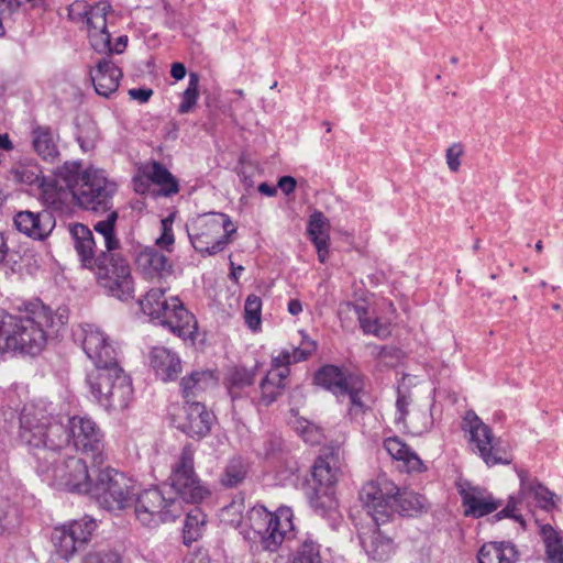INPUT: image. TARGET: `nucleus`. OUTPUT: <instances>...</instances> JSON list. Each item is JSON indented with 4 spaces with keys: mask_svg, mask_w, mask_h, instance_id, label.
<instances>
[{
    "mask_svg": "<svg viewBox=\"0 0 563 563\" xmlns=\"http://www.w3.org/2000/svg\"><path fill=\"white\" fill-rule=\"evenodd\" d=\"M19 437L35 459L44 460L40 466L44 472L49 470L48 459L60 454L70 443L95 465H101L108 457L104 434L88 416L63 417L25 406L20 413Z\"/></svg>",
    "mask_w": 563,
    "mask_h": 563,
    "instance_id": "nucleus-1",
    "label": "nucleus"
},
{
    "mask_svg": "<svg viewBox=\"0 0 563 563\" xmlns=\"http://www.w3.org/2000/svg\"><path fill=\"white\" fill-rule=\"evenodd\" d=\"M68 317L67 308L53 311L42 301L30 302L20 314L0 310V354L19 351L37 355L46 345L48 331L57 333Z\"/></svg>",
    "mask_w": 563,
    "mask_h": 563,
    "instance_id": "nucleus-2",
    "label": "nucleus"
},
{
    "mask_svg": "<svg viewBox=\"0 0 563 563\" xmlns=\"http://www.w3.org/2000/svg\"><path fill=\"white\" fill-rule=\"evenodd\" d=\"M69 233L82 267L95 273L100 286L120 300L132 298L134 283L128 260L120 253L102 251L96 255L92 231L82 223L69 224Z\"/></svg>",
    "mask_w": 563,
    "mask_h": 563,
    "instance_id": "nucleus-3",
    "label": "nucleus"
},
{
    "mask_svg": "<svg viewBox=\"0 0 563 563\" xmlns=\"http://www.w3.org/2000/svg\"><path fill=\"white\" fill-rule=\"evenodd\" d=\"M360 500L377 526L387 522L395 512L413 516L424 508L426 498L411 490H400L385 475L366 483L360 492Z\"/></svg>",
    "mask_w": 563,
    "mask_h": 563,
    "instance_id": "nucleus-4",
    "label": "nucleus"
},
{
    "mask_svg": "<svg viewBox=\"0 0 563 563\" xmlns=\"http://www.w3.org/2000/svg\"><path fill=\"white\" fill-rule=\"evenodd\" d=\"M78 163H65L59 177L70 190L77 203L86 210L103 213L112 209L117 185L102 169L88 167L81 170Z\"/></svg>",
    "mask_w": 563,
    "mask_h": 563,
    "instance_id": "nucleus-5",
    "label": "nucleus"
},
{
    "mask_svg": "<svg viewBox=\"0 0 563 563\" xmlns=\"http://www.w3.org/2000/svg\"><path fill=\"white\" fill-rule=\"evenodd\" d=\"M166 291L163 287L151 288L139 300L141 310L175 335L194 340L198 331L195 316L177 296L167 298Z\"/></svg>",
    "mask_w": 563,
    "mask_h": 563,
    "instance_id": "nucleus-6",
    "label": "nucleus"
},
{
    "mask_svg": "<svg viewBox=\"0 0 563 563\" xmlns=\"http://www.w3.org/2000/svg\"><path fill=\"white\" fill-rule=\"evenodd\" d=\"M292 510L279 507L272 512L262 505H256L247 512L249 529L245 539L256 550L275 553L294 530Z\"/></svg>",
    "mask_w": 563,
    "mask_h": 563,
    "instance_id": "nucleus-7",
    "label": "nucleus"
},
{
    "mask_svg": "<svg viewBox=\"0 0 563 563\" xmlns=\"http://www.w3.org/2000/svg\"><path fill=\"white\" fill-rule=\"evenodd\" d=\"M111 10L112 7L108 1L89 4L82 0H76L67 9L70 21L86 25L91 47L97 53L107 54L109 57L112 53H123L128 45L126 35L119 36L111 45V34L107 29V14Z\"/></svg>",
    "mask_w": 563,
    "mask_h": 563,
    "instance_id": "nucleus-8",
    "label": "nucleus"
},
{
    "mask_svg": "<svg viewBox=\"0 0 563 563\" xmlns=\"http://www.w3.org/2000/svg\"><path fill=\"white\" fill-rule=\"evenodd\" d=\"M87 383L92 396L108 412H122L134 399L132 379L121 365L111 371H93Z\"/></svg>",
    "mask_w": 563,
    "mask_h": 563,
    "instance_id": "nucleus-9",
    "label": "nucleus"
},
{
    "mask_svg": "<svg viewBox=\"0 0 563 563\" xmlns=\"http://www.w3.org/2000/svg\"><path fill=\"white\" fill-rule=\"evenodd\" d=\"M186 228L192 247L206 255L223 251L230 243L231 234L235 232L230 217L222 212L200 214Z\"/></svg>",
    "mask_w": 563,
    "mask_h": 563,
    "instance_id": "nucleus-10",
    "label": "nucleus"
},
{
    "mask_svg": "<svg viewBox=\"0 0 563 563\" xmlns=\"http://www.w3.org/2000/svg\"><path fill=\"white\" fill-rule=\"evenodd\" d=\"M313 380L316 385L331 391L336 398L349 397V417L364 426V419L372 415V410L361 399L363 385L357 376L346 374L335 365H324L316 372Z\"/></svg>",
    "mask_w": 563,
    "mask_h": 563,
    "instance_id": "nucleus-11",
    "label": "nucleus"
},
{
    "mask_svg": "<svg viewBox=\"0 0 563 563\" xmlns=\"http://www.w3.org/2000/svg\"><path fill=\"white\" fill-rule=\"evenodd\" d=\"M184 500L167 486L154 487L140 493L135 499L136 519L146 527H157L173 521L183 512Z\"/></svg>",
    "mask_w": 563,
    "mask_h": 563,
    "instance_id": "nucleus-12",
    "label": "nucleus"
},
{
    "mask_svg": "<svg viewBox=\"0 0 563 563\" xmlns=\"http://www.w3.org/2000/svg\"><path fill=\"white\" fill-rule=\"evenodd\" d=\"M196 448L191 443L185 444L172 464L168 477L169 490L185 503L198 504L210 495L209 488L201 482L195 471Z\"/></svg>",
    "mask_w": 563,
    "mask_h": 563,
    "instance_id": "nucleus-13",
    "label": "nucleus"
},
{
    "mask_svg": "<svg viewBox=\"0 0 563 563\" xmlns=\"http://www.w3.org/2000/svg\"><path fill=\"white\" fill-rule=\"evenodd\" d=\"M89 495L106 510H123L131 505L135 495L133 481L115 468L104 467L99 470Z\"/></svg>",
    "mask_w": 563,
    "mask_h": 563,
    "instance_id": "nucleus-14",
    "label": "nucleus"
},
{
    "mask_svg": "<svg viewBox=\"0 0 563 563\" xmlns=\"http://www.w3.org/2000/svg\"><path fill=\"white\" fill-rule=\"evenodd\" d=\"M462 429L468 433L473 451L488 467L508 465L512 462L508 444L496 438L492 429L473 410L466 411Z\"/></svg>",
    "mask_w": 563,
    "mask_h": 563,
    "instance_id": "nucleus-15",
    "label": "nucleus"
},
{
    "mask_svg": "<svg viewBox=\"0 0 563 563\" xmlns=\"http://www.w3.org/2000/svg\"><path fill=\"white\" fill-rule=\"evenodd\" d=\"M36 470L45 476L52 485L78 494H89L92 481L90 478L86 462L77 456L60 459V454L48 459L47 472L41 471L40 466L44 460L35 459Z\"/></svg>",
    "mask_w": 563,
    "mask_h": 563,
    "instance_id": "nucleus-16",
    "label": "nucleus"
},
{
    "mask_svg": "<svg viewBox=\"0 0 563 563\" xmlns=\"http://www.w3.org/2000/svg\"><path fill=\"white\" fill-rule=\"evenodd\" d=\"M74 335L81 342L85 354L96 366L95 371H111L114 366H120L117 346L98 327L82 324Z\"/></svg>",
    "mask_w": 563,
    "mask_h": 563,
    "instance_id": "nucleus-17",
    "label": "nucleus"
},
{
    "mask_svg": "<svg viewBox=\"0 0 563 563\" xmlns=\"http://www.w3.org/2000/svg\"><path fill=\"white\" fill-rule=\"evenodd\" d=\"M97 528L95 519L85 516L67 525L55 527L51 540L60 559L68 561L91 539Z\"/></svg>",
    "mask_w": 563,
    "mask_h": 563,
    "instance_id": "nucleus-18",
    "label": "nucleus"
},
{
    "mask_svg": "<svg viewBox=\"0 0 563 563\" xmlns=\"http://www.w3.org/2000/svg\"><path fill=\"white\" fill-rule=\"evenodd\" d=\"M16 230L34 241L46 240L55 228V218L47 211H18L13 217Z\"/></svg>",
    "mask_w": 563,
    "mask_h": 563,
    "instance_id": "nucleus-19",
    "label": "nucleus"
},
{
    "mask_svg": "<svg viewBox=\"0 0 563 563\" xmlns=\"http://www.w3.org/2000/svg\"><path fill=\"white\" fill-rule=\"evenodd\" d=\"M139 273L147 280H162L174 272L170 258L154 246L141 250L135 257Z\"/></svg>",
    "mask_w": 563,
    "mask_h": 563,
    "instance_id": "nucleus-20",
    "label": "nucleus"
},
{
    "mask_svg": "<svg viewBox=\"0 0 563 563\" xmlns=\"http://www.w3.org/2000/svg\"><path fill=\"white\" fill-rule=\"evenodd\" d=\"M462 506L466 517L481 518L496 511L503 504L486 489L478 486L462 487L460 489Z\"/></svg>",
    "mask_w": 563,
    "mask_h": 563,
    "instance_id": "nucleus-21",
    "label": "nucleus"
},
{
    "mask_svg": "<svg viewBox=\"0 0 563 563\" xmlns=\"http://www.w3.org/2000/svg\"><path fill=\"white\" fill-rule=\"evenodd\" d=\"M255 369L235 366L230 368L225 374L224 386L233 402L243 399H250L251 402H255Z\"/></svg>",
    "mask_w": 563,
    "mask_h": 563,
    "instance_id": "nucleus-22",
    "label": "nucleus"
},
{
    "mask_svg": "<svg viewBox=\"0 0 563 563\" xmlns=\"http://www.w3.org/2000/svg\"><path fill=\"white\" fill-rule=\"evenodd\" d=\"M122 77L121 68L109 56L99 59L95 69L90 70V78L96 92L106 98L118 90Z\"/></svg>",
    "mask_w": 563,
    "mask_h": 563,
    "instance_id": "nucleus-23",
    "label": "nucleus"
},
{
    "mask_svg": "<svg viewBox=\"0 0 563 563\" xmlns=\"http://www.w3.org/2000/svg\"><path fill=\"white\" fill-rule=\"evenodd\" d=\"M59 134L49 125L33 123L31 143L34 152L43 159L54 163L59 158Z\"/></svg>",
    "mask_w": 563,
    "mask_h": 563,
    "instance_id": "nucleus-24",
    "label": "nucleus"
},
{
    "mask_svg": "<svg viewBox=\"0 0 563 563\" xmlns=\"http://www.w3.org/2000/svg\"><path fill=\"white\" fill-rule=\"evenodd\" d=\"M219 377L212 369H196L181 378L180 390L186 402L199 401L208 390L214 389Z\"/></svg>",
    "mask_w": 563,
    "mask_h": 563,
    "instance_id": "nucleus-25",
    "label": "nucleus"
},
{
    "mask_svg": "<svg viewBox=\"0 0 563 563\" xmlns=\"http://www.w3.org/2000/svg\"><path fill=\"white\" fill-rule=\"evenodd\" d=\"M150 363L156 376L163 382L175 380L181 373L179 355L165 346H155L151 350Z\"/></svg>",
    "mask_w": 563,
    "mask_h": 563,
    "instance_id": "nucleus-26",
    "label": "nucleus"
},
{
    "mask_svg": "<svg viewBox=\"0 0 563 563\" xmlns=\"http://www.w3.org/2000/svg\"><path fill=\"white\" fill-rule=\"evenodd\" d=\"M185 411L183 431L191 438L206 437L211 430L213 415L206 409L201 401L186 402Z\"/></svg>",
    "mask_w": 563,
    "mask_h": 563,
    "instance_id": "nucleus-27",
    "label": "nucleus"
},
{
    "mask_svg": "<svg viewBox=\"0 0 563 563\" xmlns=\"http://www.w3.org/2000/svg\"><path fill=\"white\" fill-rule=\"evenodd\" d=\"M518 477L520 479V498L532 496L537 505L544 510H549L555 506V494L537 478H531L527 471L520 470Z\"/></svg>",
    "mask_w": 563,
    "mask_h": 563,
    "instance_id": "nucleus-28",
    "label": "nucleus"
},
{
    "mask_svg": "<svg viewBox=\"0 0 563 563\" xmlns=\"http://www.w3.org/2000/svg\"><path fill=\"white\" fill-rule=\"evenodd\" d=\"M289 369L285 371H269L260 383L261 396L255 397L254 405L268 407L272 405L283 393L286 387V379Z\"/></svg>",
    "mask_w": 563,
    "mask_h": 563,
    "instance_id": "nucleus-29",
    "label": "nucleus"
},
{
    "mask_svg": "<svg viewBox=\"0 0 563 563\" xmlns=\"http://www.w3.org/2000/svg\"><path fill=\"white\" fill-rule=\"evenodd\" d=\"M384 448L393 459L404 462L407 472H421L423 470V462L418 454L399 438H387L384 441Z\"/></svg>",
    "mask_w": 563,
    "mask_h": 563,
    "instance_id": "nucleus-30",
    "label": "nucleus"
},
{
    "mask_svg": "<svg viewBox=\"0 0 563 563\" xmlns=\"http://www.w3.org/2000/svg\"><path fill=\"white\" fill-rule=\"evenodd\" d=\"M517 550L511 542H487L478 551V563H515Z\"/></svg>",
    "mask_w": 563,
    "mask_h": 563,
    "instance_id": "nucleus-31",
    "label": "nucleus"
},
{
    "mask_svg": "<svg viewBox=\"0 0 563 563\" xmlns=\"http://www.w3.org/2000/svg\"><path fill=\"white\" fill-rule=\"evenodd\" d=\"M340 314L353 313L366 334H374L378 338H385L388 334V330L385 325L380 324L378 319L367 318V308L363 305H357L351 301L342 302L339 307Z\"/></svg>",
    "mask_w": 563,
    "mask_h": 563,
    "instance_id": "nucleus-32",
    "label": "nucleus"
},
{
    "mask_svg": "<svg viewBox=\"0 0 563 563\" xmlns=\"http://www.w3.org/2000/svg\"><path fill=\"white\" fill-rule=\"evenodd\" d=\"M306 496L310 507L321 517L331 516L336 510L338 503L333 488L309 486Z\"/></svg>",
    "mask_w": 563,
    "mask_h": 563,
    "instance_id": "nucleus-33",
    "label": "nucleus"
},
{
    "mask_svg": "<svg viewBox=\"0 0 563 563\" xmlns=\"http://www.w3.org/2000/svg\"><path fill=\"white\" fill-rule=\"evenodd\" d=\"M339 468L331 456H319L312 467L313 487L333 488L338 481Z\"/></svg>",
    "mask_w": 563,
    "mask_h": 563,
    "instance_id": "nucleus-34",
    "label": "nucleus"
},
{
    "mask_svg": "<svg viewBox=\"0 0 563 563\" xmlns=\"http://www.w3.org/2000/svg\"><path fill=\"white\" fill-rule=\"evenodd\" d=\"M249 466L241 456L231 457L220 474L219 482L225 488L238 487L244 482Z\"/></svg>",
    "mask_w": 563,
    "mask_h": 563,
    "instance_id": "nucleus-35",
    "label": "nucleus"
},
{
    "mask_svg": "<svg viewBox=\"0 0 563 563\" xmlns=\"http://www.w3.org/2000/svg\"><path fill=\"white\" fill-rule=\"evenodd\" d=\"M107 217L103 220H99L93 224V230L100 234L104 240L106 251L104 253H119L120 241L115 235V223L118 220V212L110 209L107 211Z\"/></svg>",
    "mask_w": 563,
    "mask_h": 563,
    "instance_id": "nucleus-36",
    "label": "nucleus"
},
{
    "mask_svg": "<svg viewBox=\"0 0 563 563\" xmlns=\"http://www.w3.org/2000/svg\"><path fill=\"white\" fill-rule=\"evenodd\" d=\"M150 179L161 187V194L165 197L176 195L179 184L176 177L161 163L153 162L148 169Z\"/></svg>",
    "mask_w": 563,
    "mask_h": 563,
    "instance_id": "nucleus-37",
    "label": "nucleus"
},
{
    "mask_svg": "<svg viewBox=\"0 0 563 563\" xmlns=\"http://www.w3.org/2000/svg\"><path fill=\"white\" fill-rule=\"evenodd\" d=\"M363 545L368 556L375 561L388 560L394 552L393 540L379 531L374 532L368 541H363Z\"/></svg>",
    "mask_w": 563,
    "mask_h": 563,
    "instance_id": "nucleus-38",
    "label": "nucleus"
},
{
    "mask_svg": "<svg viewBox=\"0 0 563 563\" xmlns=\"http://www.w3.org/2000/svg\"><path fill=\"white\" fill-rule=\"evenodd\" d=\"M548 563H563V543L560 534L551 525L541 527Z\"/></svg>",
    "mask_w": 563,
    "mask_h": 563,
    "instance_id": "nucleus-39",
    "label": "nucleus"
},
{
    "mask_svg": "<svg viewBox=\"0 0 563 563\" xmlns=\"http://www.w3.org/2000/svg\"><path fill=\"white\" fill-rule=\"evenodd\" d=\"M11 178L16 184L26 186L30 190H36L43 178V172L36 164L19 165L10 170Z\"/></svg>",
    "mask_w": 563,
    "mask_h": 563,
    "instance_id": "nucleus-40",
    "label": "nucleus"
},
{
    "mask_svg": "<svg viewBox=\"0 0 563 563\" xmlns=\"http://www.w3.org/2000/svg\"><path fill=\"white\" fill-rule=\"evenodd\" d=\"M320 543L307 536L298 545L292 556V563H323Z\"/></svg>",
    "mask_w": 563,
    "mask_h": 563,
    "instance_id": "nucleus-41",
    "label": "nucleus"
},
{
    "mask_svg": "<svg viewBox=\"0 0 563 563\" xmlns=\"http://www.w3.org/2000/svg\"><path fill=\"white\" fill-rule=\"evenodd\" d=\"M329 220L321 211H314L308 220L307 234L309 240L314 243L329 242Z\"/></svg>",
    "mask_w": 563,
    "mask_h": 563,
    "instance_id": "nucleus-42",
    "label": "nucleus"
},
{
    "mask_svg": "<svg viewBox=\"0 0 563 563\" xmlns=\"http://www.w3.org/2000/svg\"><path fill=\"white\" fill-rule=\"evenodd\" d=\"M206 523V516L200 511V509L195 508L187 514L184 523V542L186 544L196 541L200 534L201 529Z\"/></svg>",
    "mask_w": 563,
    "mask_h": 563,
    "instance_id": "nucleus-43",
    "label": "nucleus"
},
{
    "mask_svg": "<svg viewBox=\"0 0 563 563\" xmlns=\"http://www.w3.org/2000/svg\"><path fill=\"white\" fill-rule=\"evenodd\" d=\"M199 75L197 73H189L188 86L183 92L181 102L178 106V113L186 114L192 111L199 98Z\"/></svg>",
    "mask_w": 563,
    "mask_h": 563,
    "instance_id": "nucleus-44",
    "label": "nucleus"
},
{
    "mask_svg": "<svg viewBox=\"0 0 563 563\" xmlns=\"http://www.w3.org/2000/svg\"><path fill=\"white\" fill-rule=\"evenodd\" d=\"M19 510L7 498L0 497V536L12 531L19 525Z\"/></svg>",
    "mask_w": 563,
    "mask_h": 563,
    "instance_id": "nucleus-45",
    "label": "nucleus"
},
{
    "mask_svg": "<svg viewBox=\"0 0 563 563\" xmlns=\"http://www.w3.org/2000/svg\"><path fill=\"white\" fill-rule=\"evenodd\" d=\"M36 191L46 205H55L62 199V186L55 177L43 176Z\"/></svg>",
    "mask_w": 563,
    "mask_h": 563,
    "instance_id": "nucleus-46",
    "label": "nucleus"
},
{
    "mask_svg": "<svg viewBox=\"0 0 563 563\" xmlns=\"http://www.w3.org/2000/svg\"><path fill=\"white\" fill-rule=\"evenodd\" d=\"M262 299L256 295H249L244 305V319L247 327L256 331L261 325Z\"/></svg>",
    "mask_w": 563,
    "mask_h": 563,
    "instance_id": "nucleus-47",
    "label": "nucleus"
},
{
    "mask_svg": "<svg viewBox=\"0 0 563 563\" xmlns=\"http://www.w3.org/2000/svg\"><path fill=\"white\" fill-rule=\"evenodd\" d=\"M295 430L306 443L313 445L321 442V430L308 420H298L296 422Z\"/></svg>",
    "mask_w": 563,
    "mask_h": 563,
    "instance_id": "nucleus-48",
    "label": "nucleus"
},
{
    "mask_svg": "<svg viewBox=\"0 0 563 563\" xmlns=\"http://www.w3.org/2000/svg\"><path fill=\"white\" fill-rule=\"evenodd\" d=\"M299 334L301 335L300 344L299 346L292 349L295 362H302L308 360L317 351L318 347L317 342L310 339L303 330H300Z\"/></svg>",
    "mask_w": 563,
    "mask_h": 563,
    "instance_id": "nucleus-49",
    "label": "nucleus"
},
{
    "mask_svg": "<svg viewBox=\"0 0 563 563\" xmlns=\"http://www.w3.org/2000/svg\"><path fill=\"white\" fill-rule=\"evenodd\" d=\"M81 563H122V558L113 550H93L84 555Z\"/></svg>",
    "mask_w": 563,
    "mask_h": 563,
    "instance_id": "nucleus-50",
    "label": "nucleus"
},
{
    "mask_svg": "<svg viewBox=\"0 0 563 563\" xmlns=\"http://www.w3.org/2000/svg\"><path fill=\"white\" fill-rule=\"evenodd\" d=\"M173 222L174 216L170 214L161 221L162 234L156 239V245L166 250L167 252H172V247L175 242L174 233H173Z\"/></svg>",
    "mask_w": 563,
    "mask_h": 563,
    "instance_id": "nucleus-51",
    "label": "nucleus"
},
{
    "mask_svg": "<svg viewBox=\"0 0 563 563\" xmlns=\"http://www.w3.org/2000/svg\"><path fill=\"white\" fill-rule=\"evenodd\" d=\"M464 155V147L462 143H453L445 153V159L449 169L456 173L461 166V157Z\"/></svg>",
    "mask_w": 563,
    "mask_h": 563,
    "instance_id": "nucleus-52",
    "label": "nucleus"
},
{
    "mask_svg": "<svg viewBox=\"0 0 563 563\" xmlns=\"http://www.w3.org/2000/svg\"><path fill=\"white\" fill-rule=\"evenodd\" d=\"M518 500L516 497H509L508 503L504 509L498 511L495 515L496 520H501L504 518H511L515 521L519 522L522 527H525L526 522L523 517L520 514H517Z\"/></svg>",
    "mask_w": 563,
    "mask_h": 563,
    "instance_id": "nucleus-53",
    "label": "nucleus"
},
{
    "mask_svg": "<svg viewBox=\"0 0 563 563\" xmlns=\"http://www.w3.org/2000/svg\"><path fill=\"white\" fill-rule=\"evenodd\" d=\"M24 256L19 252L10 250L8 243L5 242V255L3 258V264L1 266L10 268L13 273L20 272L22 268V263L24 262Z\"/></svg>",
    "mask_w": 563,
    "mask_h": 563,
    "instance_id": "nucleus-54",
    "label": "nucleus"
},
{
    "mask_svg": "<svg viewBox=\"0 0 563 563\" xmlns=\"http://www.w3.org/2000/svg\"><path fill=\"white\" fill-rule=\"evenodd\" d=\"M291 363H296L292 355V350H284L277 355L276 357H273L272 364L274 368L272 371H285L289 369L288 365Z\"/></svg>",
    "mask_w": 563,
    "mask_h": 563,
    "instance_id": "nucleus-55",
    "label": "nucleus"
},
{
    "mask_svg": "<svg viewBox=\"0 0 563 563\" xmlns=\"http://www.w3.org/2000/svg\"><path fill=\"white\" fill-rule=\"evenodd\" d=\"M291 363H296L292 355V350H284L277 355L276 357H273L272 364L274 368L272 371H285L289 369L288 365Z\"/></svg>",
    "mask_w": 563,
    "mask_h": 563,
    "instance_id": "nucleus-56",
    "label": "nucleus"
},
{
    "mask_svg": "<svg viewBox=\"0 0 563 563\" xmlns=\"http://www.w3.org/2000/svg\"><path fill=\"white\" fill-rule=\"evenodd\" d=\"M77 142L80 146V148L84 151V152H90L95 148L96 146V143H97V133L95 130H91L90 132L87 131V134L85 135L84 132L81 131L78 135H77Z\"/></svg>",
    "mask_w": 563,
    "mask_h": 563,
    "instance_id": "nucleus-57",
    "label": "nucleus"
},
{
    "mask_svg": "<svg viewBox=\"0 0 563 563\" xmlns=\"http://www.w3.org/2000/svg\"><path fill=\"white\" fill-rule=\"evenodd\" d=\"M153 93L151 88H133L129 90L131 99L137 100L141 103L147 102Z\"/></svg>",
    "mask_w": 563,
    "mask_h": 563,
    "instance_id": "nucleus-58",
    "label": "nucleus"
},
{
    "mask_svg": "<svg viewBox=\"0 0 563 563\" xmlns=\"http://www.w3.org/2000/svg\"><path fill=\"white\" fill-rule=\"evenodd\" d=\"M297 181L291 176H283L279 178L277 187L285 194L290 195L295 191Z\"/></svg>",
    "mask_w": 563,
    "mask_h": 563,
    "instance_id": "nucleus-59",
    "label": "nucleus"
},
{
    "mask_svg": "<svg viewBox=\"0 0 563 563\" xmlns=\"http://www.w3.org/2000/svg\"><path fill=\"white\" fill-rule=\"evenodd\" d=\"M409 404H410V399L406 395L401 394L400 390H398L396 407H397V410L400 412L399 420L405 419V416L408 413Z\"/></svg>",
    "mask_w": 563,
    "mask_h": 563,
    "instance_id": "nucleus-60",
    "label": "nucleus"
},
{
    "mask_svg": "<svg viewBox=\"0 0 563 563\" xmlns=\"http://www.w3.org/2000/svg\"><path fill=\"white\" fill-rule=\"evenodd\" d=\"M20 4V0H0V13H12Z\"/></svg>",
    "mask_w": 563,
    "mask_h": 563,
    "instance_id": "nucleus-61",
    "label": "nucleus"
},
{
    "mask_svg": "<svg viewBox=\"0 0 563 563\" xmlns=\"http://www.w3.org/2000/svg\"><path fill=\"white\" fill-rule=\"evenodd\" d=\"M187 74L186 67L183 63H173L170 68V75L176 80H181Z\"/></svg>",
    "mask_w": 563,
    "mask_h": 563,
    "instance_id": "nucleus-62",
    "label": "nucleus"
},
{
    "mask_svg": "<svg viewBox=\"0 0 563 563\" xmlns=\"http://www.w3.org/2000/svg\"><path fill=\"white\" fill-rule=\"evenodd\" d=\"M313 245L317 250L318 260L321 263H325L328 255H329V242L323 241V242L314 243Z\"/></svg>",
    "mask_w": 563,
    "mask_h": 563,
    "instance_id": "nucleus-63",
    "label": "nucleus"
},
{
    "mask_svg": "<svg viewBox=\"0 0 563 563\" xmlns=\"http://www.w3.org/2000/svg\"><path fill=\"white\" fill-rule=\"evenodd\" d=\"M184 563H210V559L206 553H196L187 558Z\"/></svg>",
    "mask_w": 563,
    "mask_h": 563,
    "instance_id": "nucleus-64",
    "label": "nucleus"
}]
</instances>
